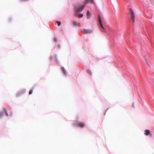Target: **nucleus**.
<instances>
[{"label":"nucleus","instance_id":"f257e3e1","mask_svg":"<svg viewBox=\"0 0 154 154\" xmlns=\"http://www.w3.org/2000/svg\"><path fill=\"white\" fill-rule=\"evenodd\" d=\"M85 7V5L82 4L80 3H77L76 4L74 7V9L76 12H81L84 9Z\"/></svg>","mask_w":154,"mask_h":154},{"label":"nucleus","instance_id":"f03ea898","mask_svg":"<svg viewBox=\"0 0 154 154\" xmlns=\"http://www.w3.org/2000/svg\"><path fill=\"white\" fill-rule=\"evenodd\" d=\"M74 125L76 126L84 127L85 126V124L83 122H79L74 123Z\"/></svg>","mask_w":154,"mask_h":154},{"label":"nucleus","instance_id":"7ed1b4c3","mask_svg":"<svg viewBox=\"0 0 154 154\" xmlns=\"http://www.w3.org/2000/svg\"><path fill=\"white\" fill-rule=\"evenodd\" d=\"M129 12L131 15V18L133 22H134L135 21V15L134 12L131 8L130 9Z\"/></svg>","mask_w":154,"mask_h":154},{"label":"nucleus","instance_id":"20e7f679","mask_svg":"<svg viewBox=\"0 0 154 154\" xmlns=\"http://www.w3.org/2000/svg\"><path fill=\"white\" fill-rule=\"evenodd\" d=\"M98 22L100 27L103 29V30H105V29L103 25L102 20L100 15L98 16Z\"/></svg>","mask_w":154,"mask_h":154},{"label":"nucleus","instance_id":"39448f33","mask_svg":"<svg viewBox=\"0 0 154 154\" xmlns=\"http://www.w3.org/2000/svg\"><path fill=\"white\" fill-rule=\"evenodd\" d=\"M92 30L91 29H83V32L84 34H90L92 33Z\"/></svg>","mask_w":154,"mask_h":154},{"label":"nucleus","instance_id":"423d86ee","mask_svg":"<svg viewBox=\"0 0 154 154\" xmlns=\"http://www.w3.org/2000/svg\"><path fill=\"white\" fill-rule=\"evenodd\" d=\"M79 12H76L75 13V15L76 16H78L79 18H82L83 16V14H82L79 13Z\"/></svg>","mask_w":154,"mask_h":154},{"label":"nucleus","instance_id":"0eeeda50","mask_svg":"<svg viewBox=\"0 0 154 154\" xmlns=\"http://www.w3.org/2000/svg\"><path fill=\"white\" fill-rule=\"evenodd\" d=\"M89 3H94V2L93 0H85L84 4L85 5L86 4Z\"/></svg>","mask_w":154,"mask_h":154},{"label":"nucleus","instance_id":"6e6552de","mask_svg":"<svg viewBox=\"0 0 154 154\" xmlns=\"http://www.w3.org/2000/svg\"><path fill=\"white\" fill-rule=\"evenodd\" d=\"M91 16V13H90V11L89 10H88L87 12L86 13V17L87 19H89Z\"/></svg>","mask_w":154,"mask_h":154},{"label":"nucleus","instance_id":"1a4fd4ad","mask_svg":"<svg viewBox=\"0 0 154 154\" xmlns=\"http://www.w3.org/2000/svg\"><path fill=\"white\" fill-rule=\"evenodd\" d=\"M72 24L74 27H77L79 25V23L76 21H73L72 22Z\"/></svg>","mask_w":154,"mask_h":154},{"label":"nucleus","instance_id":"9d476101","mask_svg":"<svg viewBox=\"0 0 154 154\" xmlns=\"http://www.w3.org/2000/svg\"><path fill=\"white\" fill-rule=\"evenodd\" d=\"M150 131L149 130H146L145 131V134L146 135H149L150 133Z\"/></svg>","mask_w":154,"mask_h":154},{"label":"nucleus","instance_id":"9b49d317","mask_svg":"<svg viewBox=\"0 0 154 154\" xmlns=\"http://www.w3.org/2000/svg\"><path fill=\"white\" fill-rule=\"evenodd\" d=\"M88 72L90 74V75H91L92 72L91 70L88 69L87 70Z\"/></svg>","mask_w":154,"mask_h":154},{"label":"nucleus","instance_id":"f8f14e48","mask_svg":"<svg viewBox=\"0 0 154 154\" xmlns=\"http://www.w3.org/2000/svg\"><path fill=\"white\" fill-rule=\"evenodd\" d=\"M56 23L58 26H60L61 24V22L59 21H57Z\"/></svg>","mask_w":154,"mask_h":154},{"label":"nucleus","instance_id":"ddd939ff","mask_svg":"<svg viewBox=\"0 0 154 154\" xmlns=\"http://www.w3.org/2000/svg\"><path fill=\"white\" fill-rule=\"evenodd\" d=\"M61 69L63 72V73L64 74H65V70H64V68L63 67H61Z\"/></svg>","mask_w":154,"mask_h":154},{"label":"nucleus","instance_id":"4468645a","mask_svg":"<svg viewBox=\"0 0 154 154\" xmlns=\"http://www.w3.org/2000/svg\"><path fill=\"white\" fill-rule=\"evenodd\" d=\"M32 91H33V90L32 89L30 90L29 92V95L31 94L32 93Z\"/></svg>","mask_w":154,"mask_h":154},{"label":"nucleus","instance_id":"2eb2a0df","mask_svg":"<svg viewBox=\"0 0 154 154\" xmlns=\"http://www.w3.org/2000/svg\"><path fill=\"white\" fill-rule=\"evenodd\" d=\"M54 41H55V42H56L57 41V39L56 38H54Z\"/></svg>","mask_w":154,"mask_h":154},{"label":"nucleus","instance_id":"dca6fc26","mask_svg":"<svg viewBox=\"0 0 154 154\" xmlns=\"http://www.w3.org/2000/svg\"><path fill=\"white\" fill-rule=\"evenodd\" d=\"M108 109H108H106V111L105 112V113H104V115H105V114H106V112L107 110Z\"/></svg>","mask_w":154,"mask_h":154},{"label":"nucleus","instance_id":"f3484780","mask_svg":"<svg viewBox=\"0 0 154 154\" xmlns=\"http://www.w3.org/2000/svg\"><path fill=\"white\" fill-rule=\"evenodd\" d=\"M23 1H28V0H23Z\"/></svg>","mask_w":154,"mask_h":154},{"label":"nucleus","instance_id":"a211bd4d","mask_svg":"<svg viewBox=\"0 0 154 154\" xmlns=\"http://www.w3.org/2000/svg\"><path fill=\"white\" fill-rule=\"evenodd\" d=\"M6 115H7V116H8V114L7 113H6Z\"/></svg>","mask_w":154,"mask_h":154}]
</instances>
